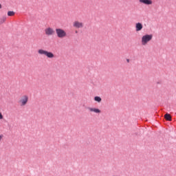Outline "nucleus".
Masks as SVG:
<instances>
[{"instance_id": "obj_13", "label": "nucleus", "mask_w": 176, "mask_h": 176, "mask_svg": "<svg viewBox=\"0 0 176 176\" xmlns=\"http://www.w3.org/2000/svg\"><path fill=\"white\" fill-rule=\"evenodd\" d=\"M8 16H14V12L13 11H9L8 12Z\"/></svg>"}, {"instance_id": "obj_14", "label": "nucleus", "mask_w": 176, "mask_h": 176, "mask_svg": "<svg viewBox=\"0 0 176 176\" xmlns=\"http://www.w3.org/2000/svg\"><path fill=\"white\" fill-rule=\"evenodd\" d=\"M3 119V115H2V113L0 111V120H2Z\"/></svg>"}, {"instance_id": "obj_6", "label": "nucleus", "mask_w": 176, "mask_h": 176, "mask_svg": "<svg viewBox=\"0 0 176 176\" xmlns=\"http://www.w3.org/2000/svg\"><path fill=\"white\" fill-rule=\"evenodd\" d=\"M84 24L82 22H80L79 21H75L74 23H73V27L74 28H83L84 27Z\"/></svg>"}, {"instance_id": "obj_4", "label": "nucleus", "mask_w": 176, "mask_h": 176, "mask_svg": "<svg viewBox=\"0 0 176 176\" xmlns=\"http://www.w3.org/2000/svg\"><path fill=\"white\" fill-rule=\"evenodd\" d=\"M28 103V96H23L19 101V104L21 107H25Z\"/></svg>"}, {"instance_id": "obj_5", "label": "nucleus", "mask_w": 176, "mask_h": 176, "mask_svg": "<svg viewBox=\"0 0 176 176\" xmlns=\"http://www.w3.org/2000/svg\"><path fill=\"white\" fill-rule=\"evenodd\" d=\"M45 34L47 36H52V35H54V30L52 28H47L45 29Z\"/></svg>"}, {"instance_id": "obj_16", "label": "nucleus", "mask_w": 176, "mask_h": 176, "mask_svg": "<svg viewBox=\"0 0 176 176\" xmlns=\"http://www.w3.org/2000/svg\"><path fill=\"white\" fill-rule=\"evenodd\" d=\"M0 9H2V5L0 3Z\"/></svg>"}, {"instance_id": "obj_12", "label": "nucleus", "mask_w": 176, "mask_h": 176, "mask_svg": "<svg viewBox=\"0 0 176 176\" xmlns=\"http://www.w3.org/2000/svg\"><path fill=\"white\" fill-rule=\"evenodd\" d=\"M5 21H6V17L3 16V17L0 19V24H3V23H5Z\"/></svg>"}, {"instance_id": "obj_8", "label": "nucleus", "mask_w": 176, "mask_h": 176, "mask_svg": "<svg viewBox=\"0 0 176 176\" xmlns=\"http://www.w3.org/2000/svg\"><path fill=\"white\" fill-rule=\"evenodd\" d=\"M140 3H144V5H152L153 2L152 0H139Z\"/></svg>"}, {"instance_id": "obj_7", "label": "nucleus", "mask_w": 176, "mask_h": 176, "mask_svg": "<svg viewBox=\"0 0 176 176\" xmlns=\"http://www.w3.org/2000/svg\"><path fill=\"white\" fill-rule=\"evenodd\" d=\"M88 109L89 112H94V113H101V110H100V109L89 107Z\"/></svg>"}, {"instance_id": "obj_11", "label": "nucleus", "mask_w": 176, "mask_h": 176, "mask_svg": "<svg viewBox=\"0 0 176 176\" xmlns=\"http://www.w3.org/2000/svg\"><path fill=\"white\" fill-rule=\"evenodd\" d=\"M94 100L96 101V102H101V101H102V99H101V97L100 96H95Z\"/></svg>"}, {"instance_id": "obj_18", "label": "nucleus", "mask_w": 176, "mask_h": 176, "mask_svg": "<svg viewBox=\"0 0 176 176\" xmlns=\"http://www.w3.org/2000/svg\"><path fill=\"white\" fill-rule=\"evenodd\" d=\"M127 62L129 63V60H127Z\"/></svg>"}, {"instance_id": "obj_15", "label": "nucleus", "mask_w": 176, "mask_h": 176, "mask_svg": "<svg viewBox=\"0 0 176 176\" xmlns=\"http://www.w3.org/2000/svg\"><path fill=\"white\" fill-rule=\"evenodd\" d=\"M3 138V135H0V141Z\"/></svg>"}, {"instance_id": "obj_10", "label": "nucleus", "mask_w": 176, "mask_h": 176, "mask_svg": "<svg viewBox=\"0 0 176 176\" xmlns=\"http://www.w3.org/2000/svg\"><path fill=\"white\" fill-rule=\"evenodd\" d=\"M164 118L166 120H168V122H171V115L166 113L164 115Z\"/></svg>"}, {"instance_id": "obj_2", "label": "nucleus", "mask_w": 176, "mask_h": 176, "mask_svg": "<svg viewBox=\"0 0 176 176\" xmlns=\"http://www.w3.org/2000/svg\"><path fill=\"white\" fill-rule=\"evenodd\" d=\"M152 38H153V35L152 34H145L142 37V46H146L148 42L152 41Z\"/></svg>"}, {"instance_id": "obj_9", "label": "nucleus", "mask_w": 176, "mask_h": 176, "mask_svg": "<svg viewBox=\"0 0 176 176\" xmlns=\"http://www.w3.org/2000/svg\"><path fill=\"white\" fill-rule=\"evenodd\" d=\"M142 28H143L142 23H137L135 24V30L137 32H138L139 31H141V30H142Z\"/></svg>"}, {"instance_id": "obj_17", "label": "nucleus", "mask_w": 176, "mask_h": 176, "mask_svg": "<svg viewBox=\"0 0 176 176\" xmlns=\"http://www.w3.org/2000/svg\"><path fill=\"white\" fill-rule=\"evenodd\" d=\"M76 34H78V31H76Z\"/></svg>"}, {"instance_id": "obj_3", "label": "nucleus", "mask_w": 176, "mask_h": 176, "mask_svg": "<svg viewBox=\"0 0 176 176\" xmlns=\"http://www.w3.org/2000/svg\"><path fill=\"white\" fill-rule=\"evenodd\" d=\"M56 36L58 38H59L60 39H63L64 38H66L67 36V32H65V30H64V29L62 28H56L55 30Z\"/></svg>"}, {"instance_id": "obj_1", "label": "nucleus", "mask_w": 176, "mask_h": 176, "mask_svg": "<svg viewBox=\"0 0 176 176\" xmlns=\"http://www.w3.org/2000/svg\"><path fill=\"white\" fill-rule=\"evenodd\" d=\"M38 53L41 56H45L47 58H54V54L52 52L46 51L43 49H40L38 50Z\"/></svg>"}]
</instances>
